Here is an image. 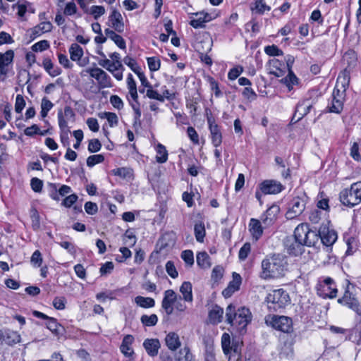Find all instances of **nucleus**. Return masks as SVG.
<instances>
[{
  "label": "nucleus",
  "instance_id": "obj_54",
  "mask_svg": "<svg viewBox=\"0 0 361 361\" xmlns=\"http://www.w3.org/2000/svg\"><path fill=\"white\" fill-rule=\"evenodd\" d=\"M42 262L43 259L41 252L39 250H35L31 256L30 263L35 267H41Z\"/></svg>",
  "mask_w": 361,
  "mask_h": 361
},
{
  "label": "nucleus",
  "instance_id": "obj_1",
  "mask_svg": "<svg viewBox=\"0 0 361 361\" xmlns=\"http://www.w3.org/2000/svg\"><path fill=\"white\" fill-rule=\"evenodd\" d=\"M286 262L279 255L267 256L261 264V279L264 280L279 278L284 275Z\"/></svg>",
  "mask_w": 361,
  "mask_h": 361
},
{
  "label": "nucleus",
  "instance_id": "obj_61",
  "mask_svg": "<svg viewBox=\"0 0 361 361\" xmlns=\"http://www.w3.org/2000/svg\"><path fill=\"white\" fill-rule=\"evenodd\" d=\"M181 258L189 266H192L194 263V255L192 251L186 250L182 252Z\"/></svg>",
  "mask_w": 361,
  "mask_h": 361
},
{
  "label": "nucleus",
  "instance_id": "obj_59",
  "mask_svg": "<svg viewBox=\"0 0 361 361\" xmlns=\"http://www.w3.org/2000/svg\"><path fill=\"white\" fill-rule=\"evenodd\" d=\"M251 250V245L249 243H245L240 249L238 258L240 261H244L248 256Z\"/></svg>",
  "mask_w": 361,
  "mask_h": 361
},
{
  "label": "nucleus",
  "instance_id": "obj_4",
  "mask_svg": "<svg viewBox=\"0 0 361 361\" xmlns=\"http://www.w3.org/2000/svg\"><path fill=\"white\" fill-rule=\"evenodd\" d=\"M348 84L347 75L345 73L339 75L333 92L331 102L329 105L330 112L340 114L343 110L344 92Z\"/></svg>",
  "mask_w": 361,
  "mask_h": 361
},
{
  "label": "nucleus",
  "instance_id": "obj_16",
  "mask_svg": "<svg viewBox=\"0 0 361 361\" xmlns=\"http://www.w3.org/2000/svg\"><path fill=\"white\" fill-rule=\"evenodd\" d=\"M283 185L275 180H265L259 185V189L262 194L275 195L283 190Z\"/></svg>",
  "mask_w": 361,
  "mask_h": 361
},
{
  "label": "nucleus",
  "instance_id": "obj_12",
  "mask_svg": "<svg viewBox=\"0 0 361 361\" xmlns=\"http://www.w3.org/2000/svg\"><path fill=\"white\" fill-rule=\"evenodd\" d=\"M353 289V286L349 283L343 296L338 299V302L352 310L360 316L361 303L355 298V294L352 291Z\"/></svg>",
  "mask_w": 361,
  "mask_h": 361
},
{
  "label": "nucleus",
  "instance_id": "obj_20",
  "mask_svg": "<svg viewBox=\"0 0 361 361\" xmlns=\"http://www.w3.org/2000/svg\"><path fill=\"white\" fill-rule=\"evenodd\" d=\"M313 104L314 102L311 99H305L299 102L296 106L293 117L296 118L297 121L300 120L310 112Z\"/></svg>",
  "mask_w": 361,
  "mask_h": 361
},
{
  "label": "nucleus",
  "instance_id": "obj_39",
  "mask_svg": "<svg viewBox=\"0 0 361 361\" xmlns=\"http://www.w3.org/2000/svg\"><path fill=\"white\" fill-rule=\"evenodd\" d=\"M127 87L130 97L134 102H137L138 99L137 85L131 73L128 74L127 77Z\"/></svg>",
  "mask_w": 361,
  "mask_h": 361
},
{
  "label": "nucleus",
  "instance_id": "obj_6",
  "mask_svg": "<svg viewBox=\"0 0 361 361\" xmlns=\"http://www.w3.org/2000/svg\"><path fill=\"white\" fill-rule=\"evenodd\" d=\"M341 202L350 207L361 202V181L353 183L349 188H345L339 195Z\"/></svg>",
  "mask_w": 361,
  "mask_h": 361
},
{
  "label": "nucleus",
  "instance_id": "obj_15",
  "mask_svg": "<svg viewBox=\"0 0 361 361\" xmlns=\"http://www.w3.org/2000/svg\"><path fill=\"white\" fill-rule=\"evenodd\" d=\"M69 54L71 59L75 61L80 67L86 66L90 62L88 57H83V49L77 43H73L71 45Z\"/></svg>",
  "mask_w": 361,
  "mask_h": 361
},
{
  "label": "nucleus",
  "instance_id": "obj_45",
  "mask_svg": "<svg viewBox=\"0 0 361 361\" xmlns=\"http://www.w3.org/2000/svg\"><path fill=\"white\" fill-rule=\"evenodd\" d=\"M101 118H106L110 126V127H114L117 126L118 123V116L115 113L112 112H102L99 114Z\"/></svg>",
  "mask_w": 361,
  "mask_h": 361
},
{
  "label": "nucleus",
  "instance_id": "obj_27",
  "mask_svg": "<svg viewBox=\"0 0 361 361\" xmlns=\"http://www.w3.org/2000/svg\"><path fill=\"white\" fill-rule=\"evenodd\" d=\"M160 346V342L157 338H147L143 342L144 348L151 357L157 355Z\"/></svg>",
  "mask_w": 361,
  "mask_h": 361
},
{
  "label": "nucleus",
  "instance_id": "obj_36",
  "mask_svg": "<svg viewBox=\"0 0 361 361\" xmlns=\"http://www.w3.org/2000/svg\"><path fill=\"white\" fill-rule=\"evenodd\" d=\"M250 10L253 13L262 15L266 11H269L271 7L267 5L264 0H255L250 4Z\"/></svg>",
  "mask_w": 361,
  "mask_h": 361
},
{
  "label": "nucleus",
  "instance_id": "obj_14",
  "mask_svg": "<svg viewBox=\"0 0 361 361\" xmlns=\"http://www.w3.org/2000/svg\"><path fill=\"white\" fill-rule=\"evenodd\" d=\"M32 314L37 318L47 319V328L55 336H59L62 334L63 327L57 322L56 319L50 317L47 314L37 310L33 311Z\"/></svg>",
  "mask_w": 361,
  "mask_h": 361
},
{
  "label": "nucleus",
  "instance_id": "obj_26",
  "mask_svg": "<svg viewBox=\"0 0 361 361\" xmlns=\"http://www.w3.org/2000/svg\"><path fill=\"white\" fill-rule=\"evenodd\" d=\"M134 340V337L130 334L123 337L120 350L126 357H131L134 355V350L132 348Z\"/></svg>",
  "mask_w": 361,
  "mask_h": 361
},
{
  "label": "nucleus",
  "instance_id": "obj_51",
  "mask_svg": "<svg viewBox=\"0 0 361 361\" xmlns=\"http://www.w3.org/2000/svg\"><path fill=\"white\" fill-rule=\"evenodd\" d=\"M123 62L135 73H137L141 70L140 66L137 63L136 61L129 56H127L123 59Z\"/></svg>",
  "mask_w": 361,
  "mask_h": 361
},
{
  "label": "nucleus",
  "instance_id": "obj_62",
  "mask_svg": "<svg viewBox=\"0 0 361 361\" xmlns=\"http://www.w3.org/2000/svg\"><path fill=\"white\" fill-rule=\"evenodd\" d=\"M25 106V101L21 94H17L16 97L15 111L16 113L20 114Z\"/></svg>",
  "mask_w": 361,
  "mask_h": 361
},
{
  "label": "nucleus",
  "instance_id": "obj_7",
  "mask_svg": "<svg viewBox=\"0 0 361 361\" xmlns=\"http://www.w3.org/2000/svg\"><path fill=\"white\" fill-rule=\"evenodd\" d=\"M295 240L302 245L308 247L314 246L318 241L319 237L316 232L310 231L307 224H299L294 231V235L293 237Z\"/></svg>",
  "mask_w": 361,
  "mask_h": 361
},
{
  "label": "nucleus",
  "instance_id": "obj_55",
  "mask_svg": "<svg viewBox=\"0 0 361 361\" xmlns=\"http://www.w3.org/2000/svg\"><path fill=\"white\" fill-rule=\"evenodd\" d=\"M264 52L271 56H282L283 51L277 46L273 44L264 47Z\"/></svg>",
  "mask_w": 361,
  "mask_h": 361
},
{
  "label": "nucleus",
  "instance_id": "obj_47",
  "mask_svg": "<svg viewBox=\"0 0 361 361\" xmlns=\"http://www.w3.org/2000/svg\"><path fill=\"white\" fill-rule=\"evenodd\" d=\"M53 103L47 97H44L41 102V111L40 114L42 118L47 117L49 111L53 108Z\"/></svg>",
  "mask_w": 361,
  "mask_h": 361
},
{
  "label": "nucleus",
  "instance_id": "obj_19",
  "mask_svg": "<svg viewBox=\"0 0 361 361\" xmlns=\"http://www.w3.org/2000/svg\"><path fill=\"white\" fill-rule=\"evenodd\" d=\"M178 295L172 289H168L164 293V298L161 301V307L167 315L173 312V305L176 301Z\"/></svg>",
  "mask_w": 361,
  "mask_h": 361
},
{
  "label": "nucleus",
  "instance_id": "obj_8",
  "mask_svg": "<svg viewBox=\"0 0 361 361\" xmlns=\"http://www.w3.org/2000/svg\"><path fill=\"white\" fill-rule=\"evenodd\" d=\"M265 322L276 330L284 333H289L293 329L292 319L286 316L267 315L265 317Z\"/></svg>",
  "mask_w": 361,
  "mask_h": 361
},
{
  "label": "nucleus",
  "instance_id": "obj_34",
  "mask_svg": "<svg viewBox=\"0 0 361 361\" xmlns=\"http://www.w3.org/2000/svg\"><path fill=\"white\" fill-rule=\"evenodd\" d=\"M52 27V24L49 21H43L32 28V35L34 37H39L46 32H50Z\"/></svg>",
  "mask_w": 361,
  "mask_h": 361
},
{
  "label": "nucleus",
  "instance_id": "obj_11",
  "mask_svg": "<svg viewBox=\"0 0 361 361\" xmlns=\"http://www.w3.org/2000/svg\"><path fill=\"white\" fill-rule=\"evenodd\" d=\"M329 221H326L323 223L319 228V235L322 243L326 247V252L331 250V246L337 240V233L334 229H330L329 227Z\"/></svg>",
  "mask_w": 361,
  "mask_h": 361
},
{
  "label": "nucleus",
  "instance_id": "obj_63",
  "mask_svg": "<svg viewBox=\"0 0 361 361\" xmlns=\"http://www.w3.org/2000/svg\"><path fill=\"white\" fill-rule=\"evenodd\" d=\"M101 147L102 144L98 139H92L89 141L87 149L90 153L99 152Z\"/></svg>",
  "mask_w": 361,
  "mask_h": 361
},
{
  "label": "nucleus",
  "instance_id": "obj_25",
  "mask_svg": "<svg viewBox=\"0 0 361 361\" xmlns=\"http://www.w3.org/2000/svg\"><path fill=\"white\" fill-rule=\"evenodd\" d=\"M285 246L290 255L296 256L302 254L303 252L304 245L298 243V240H295V239L292 237L286 240Z\"/></svg>",
  "mask_w": 361,
  "mask_h": 361
},
{
  "label": "nucleus",
  "instance_id": "obj_23",
  "mask_svg": "<svg viewBox=\"0 0 361 361\" xmlns=\"http://www.w3.org/2000/svg\"><path fill=\"white\" fill-rule=\"evenodd\" d=\"M268 70L270 74L276 77H281L286 73L285 63L277 59L269 61Z\"/></svg>",
  "mask_w": 361,
  "mask_h": 361
},
{
  "label": "nucleus",
  "instance_id": "obj_22",
  "mask_svg": "<svg viewBox=\"0 0 361 361\" xmlns=\"http://www.w3.org/2000/svg\"><path fill=\"white\" fill-rule=\"evenodd\" d=\"M242 283V278L240 274L233 272V279L228 283V286L222 291L224 298H230L235 292L239 290Z\"/></svg>",
  "mask_w": 361,
  "mask_h": 361
},
{
  "label": "nucleus",
  "instance_id": "obj_5",
  "mask_svg": "<svg viewBox=\"0 0 361 361\" xmlns=\"http://www.w3.org/2000/svg\"><path fill=\"white\" fill-rule=\"evenodd\" d=\"M290 302V298L288 293L282 288L271 290L265 298L267 307L271 312H276L283 309Z\"/></svg>",
  "mask_w": 361,
  "mask_h": 361
},
{
  "label": "nucleus",
  "instance_id": "obj_50",
  "mask_svg": "<svg viewBox=\"0 0 361 361\" xmlns=\"http://www.w3.org/2000/svg\"><path fill=\"white\" fill-rule=\"evenodd\" d=\"M30 218L33 230L38 231L40 228V217L37 209H32L30 212Z\"/></svg>",
  "mask_w": 361,
  "mask_h": 361
},
{
  "label": "nucleus",
  "instance_id": "obj_56",
  "mask_svg": "<svg viewBox=\"0 0 361 361\" xmlns=\"http://www.w3.org/2000/svg\"><path fill=\"white\" fill-rule=\"evenodd\" d=\"M147 65L151 71H157L159 69L161 62L160 60L155 56L148 57L147 59Z\"/></svg>",
  "mask_w": 361,
  "mask_h": 361
},
{
  "label": "nucleus",
  "instance_id": "obj_57",
  "mask_svg": "<svg viewBox=\"0 0 361 361\" xmlns=\"http://www.w3.org/2000/svg\"><path fill=\"white\" fill-rule=\"evenodd\" d=\"M105 8L102 6H92L90 9V13L94 19H98L105 13Z\"/></svg>",
  "mask_w": 361,
  "mask_h": 361
},
{
  "label": "nucleus",
  "instance_id": "obj_40",
  "mask_svg": "<svg viewBox=\"0 0 361 361\" xmlns=\"http://www.w3.org/2000/svg\"><path fill=\"white\" fill-rule=\"evenodd\" d=\"M155 150L157 152L156 161L160 164L166 162L168 160V151L165 146L161 143H158L155 147Z\"/></svg>",
  "mask_w": 361,
  "mask_h": 361
},
{
  "label": "nucleus",
  "instance_id": "obj_31",
  "mask_svg": "<svg viewBox=\"0 0 361 361\" xmlns=\"http://www.w3.org/2000/svg\"><path fill=\"white\" fill-rule=\"evenodd\" d=\"M165 343L168 348L172 351L176 350L181 345L179 336L174 332H170L166 335Z\"/></svg>",
  "mask_w": 361,
  "mask_h": 361
},
{
  "label": "nucleus",
  "instance_id": "obj_21",
  "mask_svg": "<svg viewBox=\"0 0 361 361\" xmlns=\"http://www.w3.org/2000/svg\"><path fill=\"white\" fill-rule=\"evenodd\" d=\"M190 18V25L196 29L204 27L206 23L212 20L211 16L204 11L193 13Z\"/></svg>",
  "mask_w": 361,
  "mask_h": 361
},
{
  "label": "nucleus",
  "instance_id": "obj_52",
  "mask_svg": "<svg viewBox=\"0 0 361 361\" xmlns=\"http://www.w3.org/2000/svg\"><path fill=\"white\" fill-rule=\"evenodd\" d=\"M104 161V157L102 154L91 155L87 159V165L89 167H92L96 164L102 163Z\"/></svg>",
  "mask_w": 361,
  "mask_h": 361
},
{
  "label": "nucleus",
  "instance_id": "obj_17",
  "mask_svg": "<svg viewBox=\"0 0 361 361\" xmlns=\"http://www.w3.org/2000/svg\"><path fill=\"white\" fill-rule=\"evenodd\" d=\"M108 25L118 33L124 31V23L121 13L116 8H112L108 18Z\"/></svg>",
  "mask_w": 361,
  "mask_h": 361
},
{
  "label": "nucleus",
  "instance_id": "obj_64",
  "mask_svg": "<svg viewBox=\"0 0 361 361\" xmlns=\"http://www.w3.org/2000/svg\"><path fill=\"white\" fill-rule=\"evenodd\" d=\"M243 68L240 66H237L231 68L228 73V78L231 80H234L243 73Z\"/></svg>",
  "mask_w": 361,
  "mask_h": 361
},
{
  "label": "nucleus",
  "instance_id": "obj_32",
  "mask_svg": "<svg viewBox=\"0 0 361 361\" xmlns=\"http://www.w3.org/2000/svg\"><path fill=\"white\" fill-rule=\"evenodd\" d=\"M1 339H3L6 344L13 345L20 343L21 337L17 331L7 329L3 332V336Z\"/></svg>",
  "mask_w": 361,
  "mask_h": 361
},
{
  "label": "nucleus",
  "instance_id": "obj_29",
  "mask_svg": "<svg viewBox=\"0 0 361 361\" xmlns=\"http://www.w3.org/2000/svg\"><path fill=\"white\" fill-rule=\"evenodd\" d=\"M42 66L46 72L53 78L61 75L62 73L61 68L54 64L49 58H45L43 60Z\"/></svg>",
  "mask_w": 361,
  "mask_h": 361
},
{
  "label": "nucleus",
  "instance_id": "obj_33",
  "mask_svg": "<svg viewBox=\"0 0 361 361\" xmlns=\"http://www.w3.org/2000/svg\"><path fill=\"white\" fill-rule=\"evenodd\" d=\"M116 32V31L111 28L104 30V33L107 38L111 39L120 49H125L126 45L124 39Z\"/></svg>",
  "mask_w": 361,
  "mask_h": 361
},
{
  "label": "nucleus",
  "instance_id": "obj_24",
  "mask_svg": "<svg viewBox=\"0 0 361 361\" xmlns=\"http://www.w3.org/2000/svg\"><path fill=\"white\" fill-rule=\"evenodd\" d=\"M207 122L211 133L212 144L215 147H219L222 142V136L220 129L212 118H208Z\"/></svg>",
  "mask_w": 361,
  "mask_h": 361
},
{
  "label": "nucleus",
  "instance_id": "obj_53",
  "mask_svg": "<svg viewBox=\"0 0 361 361\" xmlns=\"http://www.w3.org/2000/svg\"><path fill=\"white\" fill-rule=\"evenodd\" d=\"M78 8L73 1L68 2L66 4L63 14L66 16H71L78 14Z\"/></svg>",
  "mask_w": 361,
  "mask_h": 361
},
{
  "label": "nucleus",
  "instance_id": "obj_44",
  "mask_svg": "<svg viewBox=\"0 0 361 361\" xmlns=\"http://www.w3.org/2000/svg\"><path fill=\"white\" fill-rule=\"evenodd\" d=\"M176 360L177 361H195L192 354L190 353V349L185 346L184 348H181L177 356H176Z\"/></svg>",
  "mask_w": 361,
  "mask_h": 361
},
{
  "label": "nucleus",
  "instance_id": "obj_42",
  "mask_svg": "<svg viewBox=\"0 0 361 361\" xmlns=\"http://www.w3.org/2000/svg\"><path fill=\"white\" fill-rule=\"evenodd\" d=\"M135 302L142 308H150L155 305L154 300L149 297L137 296L135 298Z\"/></svg>",
  "mask_w": 361,
  "mask_h": 361
},
{
  "label": "nucleus",
  "instance_id": "obj_43",
  "mask_svg": "<svg viewBox=\"0 0 361 361\" xmlns=\"http://www.w3.org/2000/svg\"><path fill=\"white\" fill-rule=\"evenodd\" d=\"M194 233L197 241L199 243H202L206 234L204 223L199 222L195 224L194 227Z\"/></svg>",
  "mask_w": 361,
  "mask_h": 361
},
{
  "label": "nucleus",
  "instance_id": "obj_48",
  "mask_svg": "<svg viewBox=\"0 0 361 361\" xmlns=\"http://www.w3.org/2000/svg\"><path fill=\"white\" fill-rule=\"evenodd\" d=\"M140 321L142 324L146 326H152L157 324L158 317L155 314H152L149 316L144 314L141 317Z\"/></svg>",
  "mask_w": 361,
  "mask_h": 361
},
{
  "label": "nucleus",
  "instance_id": "obj_28",
  "mask_svg": "<svg viewBox=\"0 0 361 361\" xmlns=\"http://www.w3.org/2000/svg\"><path fill=\"white\" fill-rule=\"evenodd\" d=\"M241 347H242V341L238 339L233 338L232 340V343L230 347L231 353L228 355V361H238L241 357Z\"/></svg>",
  "mask_w": 361,
  "mask_h": 361
},
{
  "label": "nucleus",
  "instance_id": "obj_41",
  "mask_svg": "<svg viewBox=\"0 0 361 361\" xmlns=\"http://www.w3.org/2000/svg\"><path fill=\"white\" fill-rule=\"evenodd\" d=\"M196 261L197 265L202 269H207L211 267L210 257L206 252L197 253Z\"/></svg>",
  "mask_w": 361,
  "mask_h": 361
},
{
  "label": "nucleus",
  "instance_id": "obj_49",
  "mask_svg": "<svg viewBox=\"0 0 361 361\" xmlns=\"http://www.w3.org/2000/svg\"><path fill=\"white\" fill-rule=\"evenodd\" d=\"M231 343L230 335L227 333L223 334L221 336V346L225 355H228L231 353L230 347Z\"/></svg>",
  "mask_w": 361,
  "mask_h": 361
},
{
  "label": "nucleus",
  "instance_id": "obj_9",
  "mask_svg": "<svg viewBox=\"0 0 361 361\" xmlns=\"http://www.w3.org/2000/svg\"><path fill=\"white\" fill-rule=\"evenodd\" d=\"M317 293L323 298H335L337 296L338 289L336 285L331 277H324L320 279L317 287Z\"/></svg>",
  "mask_w": 361,
  "mask_h": 361
},
{
  "label": "nucleus",
  "instance_id": "obj_38",
  "mask_svg": "<svg viewBox=\"0 0 361 361\" xmlns=\"http://www.w3.org/2000/svg\"><path fill=\"white\" fill-rule=\"evenodd\" d=\"M224 310L219 306L215 305L209 312V319L212 324H218L221 321Z\"/></svg>",
  "mask_w": 361,
  "mask_h": 361
},
{
  "label": "nucleus",
  "instance_id": "obj_2",
  "mask_svg": "<svg viewBox=\"0 0 361 361\" xmlns=\"http://www.w3.org/2000/svg\"><path fill=\"white\" fill-rule=\"evenodd\" d=\"M279 212V207L276 205L270 207L262 216V223L255 218H252L250 220L248 224V229L250 235L255 240H258L263 235V231L264 227L262 226V224L264 226L271 225L274 220L275 216Z\"/></svg>",
  "mask_w": 361,
  "mask_h": 361
},
{
  "label": "nucleus",
  "instance_id": "obj_18",
  "mask_svg": "<svg viewBox=\"0 0 361 361\" xmlns=\"http://www.w3.org/2000/svg\"><path fill=\"white\" fill-rule=\"evenodd\" d=\"M14 52L8 50L5 53H0V75L6 76L12 70Z\"/></svg>",
  "mask_w": 361,
  "mask_h": 361
},
{
  "label": "nucleus",
  "instance_id": "obj_35",
  "mask_svg": "<svg viewBox=\"0 0 361 361\" xmlns=\"http://www.w3.org/2000/svg\"><path fill=\"white\" fill-rule=\"evenodd\" d=\"M281 82L285 85V87L290 92L294 89L295 86L298 85L299 80L292 71L288 72V75L281 80Z\"/></svg>",
  "mask_w": 361,
  "mask_h": 361
},
{
  "label": "nucleus",
  "instance_id": "obj_10",
  "mask_svg": "<svg viewBox=\"0 0 361 361\" xmlns=\"http://www.w3.org/2000/svg\"><path fill=\"white\" fill-rule=\"evenodd\" d=\"M307 197L305 195L294 197L288 203L286 216L293 219L300 216L305 210Z\"/></svg>",
  "mask_w": 361,
  "mask_h": 361
},
{
  "label": "nucleus",
  "instance_id": "obj_60",
  "mask_svg": "<svg viewBox=\"0 0 361 361\" xmlns=\"http://www.w3.org/2000/svg\"><path fill=\"white\" fill-rule=\"evenodd\" d=\"M186 302H185L183 299H182L180 295H178L176 301L173 305V310H176L179 312H185L188 309Z\"/></svg>",
  "mask_w": 361,
  "mask_h": 361
},
{
  "label": "nucleus",
  "instance_id": "obj_3",
  "mask_svg": "<svg viewBox=\"0 0 361 361\" xmlns=\"http://www.w3.org/2000/svg\"><path fill=\"white\" fill-rule=\"evenodd\" d=\"M226 321L238 331L245 329L252 319V314L249 309L241 307L235 312V307L229 305L226 308Z\"/></svg>",
  "mask_w": 361,
  "mask_h": 361
},
{
  "label": "nucleus",
  "instance_id": "obj_30",
  "mask_svg": "<svg viewBox=\"0 0 361 361\" xmlns=\"http://www.w3.org/2000/svg\"><path fill=\"white\" fill-rule=\"evenodd\" d=\"M179 291L181 293V298L185 302L192 303L193 301L192 295V286L190 282L184 281L180 288Z\"/></svg>",
  "mask_w": 361,
  "mask_h": 361
},
{
  "label": "nucleus",
  "instance_id": "obj_13",
  "mask_svg": "<svg viewBox=\"0 0 361 361\" xmlns=\"http://www.w3.org/2000/svg\"><path fill=\"white\" fill-rule=\"evenodd\" d=\"M90 77L95 79L100 88H109L112 87L111 77L102 68L98 67L89 68L85 70Z\"/></svg>",
  "mask_w": 361,
  "mask_h": 361
},
{
  "label": "nucleus",
  "instance_id": "obj_37",
  "mask_svg": "<svg viewBox=\"0 0 361 361\" xmlns=\"http://www.w3.org/2000/svg\"><path fill=\"white\" fill-rule=\"evenodd\" d=\"M111 174L126 180H130L133 178V170L130 168L121 167L114 169L111 171Z\"/></svg>",
  "mask_w": 361,
  "mask_h": 361
},
{
  "label": "nucleus",
  "instance_id": "obj_46",
  "mask_svg": "<svg viewBox=\"0 0 361 361\" xmlns=\"http://www.w3.org/2000/svg\"><path fill=\"white\" fill-rule=\"evenodd\" d=\"M326 216V212H324L319 209H314L310 213L309 219L312 224H317Z\"/></svg>",
  "mask_w": 361,
  "mask_h": 361
},
{
  "label": "nucleus",
  "instance_id": "obj_58",
  "mask_svg": "<svg viewBox=\"0 0 361 361\" xmlns=\"http://www.w3.org/2000/svg\"><path fill=\"white\" fill-rule=\"evenodd\" d=\"M123 243L125 245L133 247L136 243V237L133 232L127 231L123 236Z\"/></svg>",
  "mask_w": 361,
  "mask_h": 361
}]
</instances>
